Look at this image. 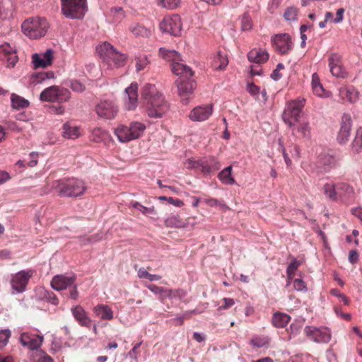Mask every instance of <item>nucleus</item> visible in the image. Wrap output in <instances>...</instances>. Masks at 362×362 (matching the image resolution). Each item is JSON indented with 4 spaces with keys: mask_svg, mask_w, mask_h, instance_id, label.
<instances>
[{
    "mask_svg": "<svg viewBox=\"0 0 362 362\" xmlns=\"http://www.w3.org/2000/svg\"><path fill=\"white\" fill-rule=\"evenodd\" d=\"M141 97L148 116L151 118H161L168 111L169 105L163 95L156 86L147 83L142 88Z\"/></svg>",
    "mask_w": 362,
    "mask_h": 362,
    "instance_id": "nucleus-1",
    "label": "nucleus"
},
{
    "mask_svg": "<svg viewBox=\"0 0 362 362\" xmlns=\"http://www.w3.org/2000/svg\"><path fill=\"white\" fill-rule=\"evenodd\" d=\"M52 187L59 196L66 197L81 196L86 190L84 182L75 178L55 180Z\"/></svg>",
    "mask_w": 362,
    "mask_h": 362,
    "instance_id": "nucleus-2",
    "label": "nucleus"
},
{
    "mask_svg": "<svg viewBox=\"0 0 362 362\" xmlns=\"http://www.w3.org/2000/svg\"><path fill=\"white\" fill-rule=\"evenodd\" d=\"M305 100L298 98L288 102L282 115L283 121L289 127H295L299 122Z\"/></svg>",
    "mask_w": 362,
    "mask_h": 362,
    "instance_id": "nucleus-3",
    "label": "nucleus"
},
{
    "mask_svg": "<svg viewBox=\"0 0 362 362\" xmlns=\"http://www.w3.org/2000/svg\"><path fill=\"white\" fill-rule=\"evenodd\" d=\"M146 129V125L141 122H131L129 126L119 125L115 134L121 142H128L141 137Z\"/></svg>",
    "mask_w": 362,
    "mask_h": 362,
    "instance_id": "nucleus-4",
    "label": "nucleus"
},
{
    "mask_svg": "<svg viewBox=\"0 0 362 362\" xmlns=\"http://www.w3.org/2000/svg\"><path fill=\"white\" fill-rule=\"evenodd\" d=\"M21 28L25 35L30 38L37 39L46 34L48 23L45 18L35 17L25 20Z\"/></svg>",
    "mask_w": 362,
    "mask_h": 362,
    "instance_id": "nucleus-5",
    "label": "nucleus"
},
{
    "mask_svg": "<svg viewBox=\"0 0 362 362\" xmlns=\"http://www.w3.org/2000/svg\"><path fill=\"white\" fill-rule=\"evenodd\" d=\"M62 12L69 18H81L87 11L86 0H61Z\"/></svg>",
    "mask_w": 362,
    "mask_h": 362,
    "instance_id": "nucleus-6",
    "label": "nucleus"
},
{
    "mask_svg": "<svg viewBox=\"0 0 362 362\" xmlns=\"http://www.w3.org/2000/svg\"><path fill=\"white\" fill-rule=\"evenodd\" d=\"M99 54L106 62L112 61L115 66H124L127 57L124 54L119 53L108 42H104L98 47Z\"/></svg>",
    "mask_w": 362,
    "mask_h": 362,
    "instance_id": "nucleus-7",
    "label": "nucleus"
},
{
    "mask_svg": "<svg viewBox=\"0 0 362 362\" xmlns=\"http://www.w3.org/2000/svg\"><path fill=\"white\" fill-rule=\"evenodd\" d=\"M71 98L70 91L64 88L52 86L45 88L40 94V100L48 102H66Z\"/></svg>",
    "mask_w": 362,
    "mask_h": 362,
    "instance_id": "nucleus-8",
    "label": "nucleus"
},
{
    "mask_svg": "<svg viewBox=\"0 0 362 362\" xmlns=\"http://www.w3.org/2000/svg\"><path fill=\"white\" fill-rule=\"evenodd\" d=\"M304 334L309 339L316 343H328L332 337L330 329L326 327L305 326Z\"/></svg>",
    "mask_w": 362,
    "mask_h": 362,
    "instance_id": "nucleus-9",
    "label": "nucleus"
},
{
    "mask_svg": "<svg viewBox=\"0 0 362 362\" xmlns=\"http://www.w3.org/2000/svg\"><path fill=\"white\" fill-rule=\"evenodd\" d=\"M95 111L100 118L112 119L117 116L119 109L113 100H103L95 105Z\"/></svg>",
    "mask_w": 362,
    "mask_h": 362,
    "instance_id": "nucleus-10",
    "label": "nucleus"
},
{
    "mask_svg": "<svg viewBox=\"0 0 362 362\" xmlns=\"http://www.w3.org/2000/svg\"><path fill=\"white\" fill-rule=\"evenodd\" d=\"M160 29L174 36L180 35L182 30L180 16L177 14L165 16L160 23Z\"/></svg>",
    "mask_w": 362,
    "mask_h": 362,
    "instance_id": "nucleus-11",
    "label": "nucleus"
},
{
    "mask_svg": "<svg viewBox=\"0 0 362 362\" xmlns=\"http://www.w3.org/2000/svg\"><path fill=\"white\" fill-rule=\"evenodd\" d=\"M33 274L34 271L28 269L21 270L13 275L11 281L12 288L18 293L23 292Z\"/></svg>",
    "mask_w": 362,
    "mask_h": 362,
    "instance_id": "nucleus-12",
    "label": "nucleus"
},
{
    "mask_svg": "<svg viewBox=\"0 0 362 362\" xmlns=\"http://www.w3.org/2000/svg\"><path fill=\"white\" fill-rule=\"evenodd\" d=\"M272 42L275 50L281 54L288 53L293 47L291 38L287 33L276 35L273 38Z\"/></svg>",
    "mask_w": 362,
    "mask_h": 362,
    "instance_id": "nucleus-13",
    "label": "nucleus"
},
{
    "mask_svg": "<svg viewBox=\"0 0 362 362\" xmlns=\"http://www.w3.org/2000/svg\"><path fill=\"white\" fill-rule=\"evenodd\" d=\"M352 126L351 117L349 114H344L341 117L340 128L337 136V141L339 144L348 142Z\"/></svg>",
    "mask_w": 362,
    "mask_h": 362,
    "instance_id": "nucleus-14",
    "label": "nucleus"
},
{
    "mask_svg": "<svg viewBox=\"0 0 362 362\" xmlns=\"http://www.w3.org/2000/svg\"><path fill=\"white\" fill-rule=\"evenodd\" d=\"M328 64L330 72L336 77L344 78L346 75L344 71L342 62L341 56L337 53H332L328 57Z\"/></svg>",
    "mask_w": 362,
    "mask_h": 362,
    "instance_id": "nucleus-15",
    "label": "nucleus"
},
{
    "mask_svg": "<svg viewBox=\"0 0 362 362\" xmlns=\"http://www.w3.org/2000/svg\"><path fill=\"white\" fill-rule=\"evenodd\" d=\"M190 78H178L176 81L178 93L182 100H187L196 87L195 81Z\"/></svg>",
    "mask_w": 362,
    "mask_h": 362,
    "instance_id": "nucleus-16",
    "label": "nucleus"
},
{
    "mask_svg": "<svg viewBox=\"0 0 362 362\" xmlns=\"http://www.w3.org/2000/svg\"><path fill=\"white\" fill-rule=\"evenodd\" d=\"M20 341L23 346L30 350H36L40 347L43 341V336L24 332L21 334Z\"/></svg>",
    "mask_w": 362,
    "mask_h": 362,
    "instance_id": "nucleus-17",
    "label": "nucleus"
},
{
    "mask_svg": "<svg viewBox=\"0 0 362 362\" xmlns=\"http://www.w3.org/2000/svg\"><path fill=\"white\" fill-rule=\"evenodd\" d=\"M76 281L75 275L66 276L64 275H57L52 278L51 286L56 291H62L73 286Z\"/></svg>",
    "mask_w": 362,
    "mask_h": 362,
    "instance_id": "nucleus-18",
    "label": "nucleus"
},
{
    "mask_svg": "<svg viewBox=\"0 0 362 362\" xmlns=\"http://www.w3.org/2000/svg\"><path fill=\"white\" fill-rule=\"evenodd\" d=\"M212 112L211 105L198 106L190 112L189 117L192 121L202 122L209 119Z\"/></svg>",
    "mask_w": 362,
    "mask_h": 362,
    "instance_id": "nucleus-19",
    "label": "nucleus"
},
{
    "mask_svg": "<svg viewBox=\"0 0 362 362\" xmlns=\"http://www.w3.org/2000/svg\"><path fill=\"white\" fill-rule=\"evenodd\" d=\"M32 58L35 69L45 68L52 64L53 52L52 49H47L43 54H34Z\"/></svg>",
    "mask_w": 362,
    "mask_h": 362,
    "instance_id": "nucleus-20",
    "label": "nucleus"
},
{
    "mask_svg": "<svg viewBox=\"0 0 362 362\" xmlns=\"http://www.w3.org/2000/svg\"><path fill=\"white\" fill-rule=\"evenodd\" d=\"M138 86L136 83H132L125 89V93L127 96L128 101L126 102L127 110H133L137 106L138 100Z\"/></svg>",
    "mask_w": 362,
    "mask_h": 362,
    "instance_id": "nucleus-21",
    "label": "nucleus"
},
{
    "mask_svg": "<svg viewBox=\"0 0 362 362\" xmlns=\"http://www.w3.org/2000/svg\"><path fill=\"white\" fill-rule=\"evenodd\" d=\"M221 168V164L214 157L201 158V171L204 175H209Z\"/></svg>",
    "mask_w": 362,
    "mask_h": 362,
    "instance_id": "nucleus-22",
    "label": "nucleus"
},
{
    "mask_svg": "<svg viewBox=\"0 0 362 362\" xmlns=\"http://www.w3.org/2000/svg\"><path fill=\"white\" fill-rule=\"evenodd\" d=\"M171 66L173 74L180 76L179 78H188L193 76V71L191 68L179 62V61L172 63Z\"/></svg>",
    "mask_w": 362,
    "mask_h": 362,
    "instance_id": "nucleus-23",
    "label": "nucleus"
},
{
    "mask_svg": "<svg viewBox=\"0 0 362 362\" xmlns=\"http://www.w3.org/2000/svg\"><path fill=\"white\" fill-rule=\"evenodd\" d=\"M247 57L251 62L262 64L268 60L269 54L262 49L255 48L248 53Z\"/></svg>",
    "mask_w": 362,
    "mask_h": 362,
    "instance_id": "nucleus-24",
    "label": "nucleus"
},
{
    "mask_svg": "<svg viewBox=\"0 0 362 362\" xmlns=\"http://www.w3.org/2000/svg\"><path fill=\"white\" fill-rule=\"evenodd\" d=\"M94 314L103 320H111L113 319V311L112 308L105 304H99L93 308Z\"/></svg>",
    "mask_w": 362,
    "mask_h": 362,
    "instance_id": "nucleus-25",
    "label": "nucleus"
},
{
    "mask_svg": "<svg viewBox=\"0 0 362 362\" xmlns=\"http://www.w3.org/2000/svg\"><path fill=\"white\" fill-rule=\"evenodd\" d=\"M71 312L74 318L81 326L90 327L91 320L81 306L76 305L71 309Z\"/></svg>",
    "mask_w": 362,
    "mask_h": 362,
    "instance_id": "nucleus-26",
    "label": "nucleus"
},
{
    "mask_svg": "<svg viewBox=\"0 0 362 362\" xmlns=\"http://www.w3.org/2000/svg\"><path fill=\"white\" fill-rule=\"evenodd\" d=\"M191 221H194V218H188L186 221H182L178 214L172 215L165 220L167 226L176 227V228H185L189 224L194 225V223H190Z\"/></svg>",
    "mask_w": 362,
    "mask_h": 362,
    "instance_id": "nucleus-27",
    "label": "nucleus"
},
{
    "mask_svg": "<svg viewBox=\"0 0 362 362\" xmlns=\"http://www.w3.org/2000/svg\"><path fill=\"white\" fill-rule=\"evenodd\" d=\"M311 87L313 93L318 97H327L328 93L325 91L320 83L318 75L315 73L312 75Z\"/></svg>",
    "mask_w": 362,
    "mask_h": 362,
    "instance_id": "nucleus-28",
    "label": "nucleus"
},
{
    "mask_svg": "<svg viewBox=\"0 0 362 362\" xmlns=\"http://www.w3.org/2000/svg\"><path fill=\"white\" fill-rule=\"evenodd\" d=\"M339 95L344 100L354 103L358 99V92L352 86L341 87L339 89Z\"/></svg>",
    "mask_w": 362,
    "mask_h": 362,
    "instance_id": "nucleus-29",
    "label": "nucleus"
},
{
    "mask_svg": "<svg viewBox=\"0 0 362 362\" xmlns=\"http://www.w3.org/2000/svg\"><path fill=\"white\" fill-rule=\"evenodd\" d=\"M291 320V317L281 312H276L272 317V325L278 328L285 327Z\"/></svg>",
    "mask_w": 362,
    "mask_h": 362,
    "instance_id": "nucleus-30",
    "label": "nucleus"
},
{
    "mask_svg": "<svg viewBox=\"0 0 362 362\" xmlns=\"http://www.w3.org/2000/svg\"><path fill=\"white\" fill-rule=\"evenodd\" d=\"M322 190L323 194L329 200L337 201L339 199L337 194V184L334 185L332 183H326L323 186Z\"/></svg>",
    "mask_w": 362,
    "mask_h": 362,
    "instance_id": "nucleus-31",
    "label": "nucleus"
},
{
    "mask_svg": "<svg viewBox=\"0 0 362 362\" xmlns=\"http://www.w3.org/2000/svg\"><path fill=\"white\" fill-rule=\"evenodd\" d=\"M158 54L163 59L166 61H172L173 63L180 60V54L175 50L167 49L164 47H161L159 49Z\"/></svg>",
    "mask_w": 362,
    "mask_h": 362,
    "instance_id": "nucleus-32",
    "label": "nucleus"
},
{
    "mask_svg": "<svg viewBox=\"0 0 362 362\" xmlns=\"http://www.w3.org/2000/svg\"><path fill=\"white\" fill-rule=\"evenodd\" d=\"M129 30L136 37H148L151 35L150 28L137 23L129 28Z\"/></svg>",
    "mask_w": 362,
    "mask_h": 362,
    "instance_id": "nucleus-33",
    "label": "nucleus"
},
{
    "mask_svg": "<svg viewBox=\"0 0 362 362\" xmlns=\"http://www.w3.org/2000/svg\"><path fill=\"white\" fill-rule=\"evenodd\" d=\"M11 106L14 109H23L29 106L30 103L20 95L12 93L11 95Z\"/></svg>",
    "mask_w": 362,
    "mask_h": 362,
    "instance_id": "nucleus-34",
    "label": "nucleus"
},
{
    "mask_svg": "<svg viewBox=\"0 0 362 362\" xmlns=\"http://www.w3.org/2000/svg\"><path fill=\"white\" fill-rule=\"evenodd\" d=\"M232 166H228L221 170L218 177L225 185H233L235 182V179L231 175Z\"/></svg>",
    "mask_w": 362,
    "mask_h": 362,
    "instance_id": "nucleus-35",
    "label": "nucleus"
},
{
    "mask_svg": "<svg viewBox=\"0 0 362 362\" xmlns=\"http://www.w3.org/2000/svg\"><path fill=\"white\" fill-rule=\"evenodd\" d=\"M145 286L148 288L151 291L156 295H160V299L163 301L164 298L170 297L172 293V291L166 289L163 287L158 286L155 284H145Z\"/></svg>",
    "mask_w": 362,
    "mask_h": 362,
    "instance_id": "nucleus-36",
    "label": "nucleus"
},
{
    "mask_svg": "<svg viewBox=\"0 0 362 362\" xmlns=\"http://www.w3.org/2000/svg\"><path fill=\"white\" fill-rule=\"evenodd\" d=\"M354 189L346 183L337 184V194L339 199L344 197H350L354 194Z\"/></svg>",
    "mask_w": 362,
    "mask_h": 362,
    "instance_id": "nucleus-37",
    "label": "nucleus"
},
{
    "mask_svg": "<svg viewBox=\"0 0 362 362\" xmlns=\"http://www.w3.org/2000/svg\"><path fill=\"white\" fill-rule=\"evenodd\" d=\"M228 64V58L225 54L218 52L214 58L212 66L215 69H224Z\"/></svg>",
    "mask_w": 362,
    "mask_h": 362,
    "instance_id": "nucleus-38",
    "label": "nucleus"
},
{
    "mask_svg": "<svg viewBox=\"0 0 362 362\" xmlns=\"http://www.w3.org/2000/svg\"><path fill=\"white\" fill-rule=\"evenodd\" d=\"M320 165L323 168L324 170H329L336 164L335 158L329 154H322L320 157Z\"/></svg>",
    "mask_w": 362,
    "mask_h": 362,
    "instance_id": "nucleus-39",
    "label": "nucleus"
},
{
    "mask_svg": "<svg viewBox=\"0 0 362 362\" xmlns=\"http://www.w3.org/2000/svg\"><path fill=\"white\" fill-rule=\"evenodd\" d=\"M129 208H133L136 211L141 212L142 214L147 216L148 214H156V211L154 206L151 207H146L142 205L141 203L135 201H132L130 202Z\"/></svg>",
    "mask_w": 362,
    "mask_h": 362,
    "instance_id": "nucleus-40",
    "label": "nucleus"
},
{
    "mask_svg": "<svg viewBox=\"0 0 362 362\" xmlns=\"http://www.w3.org/2000/svg\"><path fill=\"white\" fill-rule=\"evenodd\" d=\"M64 132L62 133L63 136L66 139H76L79 136V130L76 127H71L68 124L63 125Z\"/></svg>",
    "mask_w": 362,
    "mask_h": 362,
    "instance_id": "nucleus-41",
    "label": "nucleus"
},
{
    "mask_svg": "<svg viewBox=\"0 0 362 362\" xmlns=\"http://www.w3.org/2000/svg\"><path fill=\"white\" fill-rule=\"evenodd\" d=\"M12 5L10 2L0 1V23L7 19L11 14Z\"/></svg>",
    "mask_w": 362,
    "mask_h": 362,
    "instance_id": "nucleus-42",
    "label": "nucleus"
},
{
    "mask_svg": "<svg viewBox=\"0 0 362 362\" xmlns=\"http://www.w3.org/2000/svg\"><path fill=\"white\" fill-rule=\"evenodd\" d=\"M351 150L354 153H358L362 150V127H359L351 144Z\"/></svg>",
    "mask_w": 362,
    "mask_h": 362,
    "instance_id": "nucleus-43",
    "label": "nucleus"
},
{
    "mask_svg": "<svg viewBox=\"0 0 362 362\" xmlns=\"http://www.w3.org/2000/svg\"><path fill=\"white\" fill-rule=\"evenodd\" d=\"M300 265V262L299 261L293 259L288 266L286 269V274L288 276L286 286L291 284L292 279L294 278L296 271Z\"/></svg>",
    "mask_w": 362,
    "mask_h": 362,
    "instance_id": "nucleus-44",
    "label": "nucleus"
},
{
    "mask_svg": "<svg viewBox=\"0 0 362 362\" xmlns=\"http://www.w3.org/2000/svg\"><path fill=\"white\" fill-rule=\"evenodd\" d=\"M269 341L267 336H256L250 340V344L257 348H262L267 346Z\"/></svg>",
    "mask_w": 362,
    "mask_h": 362,
    "instance_id": "nucleus-45",
    "label": "nucleus"
},
{
    "mask_svg": "<svg viewBox=\"0 0 362 362\" xmlns=\"http://www.w3.org/2000/svg\"><path fill=\"white\" fill-rule=\"evenodd\" d=\"M298 124L296 127L297 132L300 133L303 137L309 136L310 134V127L309 122L307 121H299Z\"/></svg>",
    "mask_w": 362,
    "mask_h": 362,
    "instance_id": "nucleus-46",
    "label": "nucleus"
},
{
    "mask_svg": "<svg viewBox=\"0 0 362 362\" xmlns=\"http://www.w3.org/2000/svg\"><path fill=\"white\" fill-rule=\"evenodd\" d=\"M157 4L167 9H175L180 4V0H156Z\"/></svg>",
    "mask_w": 362,
    "mask_h": 362,
    "instance_id": "nucleus-47",
    "label": "nucleus"
},
{
    "mask_svg": "<svg viewBox=\"0 0 362 362\" xmlns=\"http://www.w3.org/2000/svg\"><path fill=\"white\" fill-rule=\"evenodd\" d=\"M241 30L248 31L252 28V21L248 13H244L240 20Z\"/></svg>",
    "mask_w": 362,
    "mask_h": 362,
    "instance_id": "nucleus-48",
    "label": "nucleus"
},
{
    "mask_svg": "<svg viewBox=\"0 0 362 362\" xmlns=\"http://www.w3.org/2000/svg\"><path fill=\"white\" fill-rule=\"evenodd\" d=\"M298 10V8L291 6L286 9L284 17L286 21H293L297 19Z\"/></svg>",
    "mask_w": 362,
    "mask_h": 362,
    "instance_id": "nucleus-49",
    "label": "nucleus"
},
{
    "mask_svg": "<svg viewBox=\"0 0 362 362\" xmlns=\"http://www.w3.org/2000/svg\"><path fill=\"white\" fill-rule=\"evenodd\" d=\"M111 14L115 22H120L124 17V11L122 7H115L111 8Z\"/></svg>",
    "mask_w": 362,
    "mask_h": 362,
    "instance_id": "nucleus-50",
    "label": "nucleus"
},
{
    "mask_svg": "<svg viewBox=\"0 0 362 362\" xmlns=\"http://www.w3.org/2000/svg\"><path fill=\"white\" fill-rule=\"evenodd\" d=\"M149 64L146 56H139L136 59V66L137 71L144 70Z\"/></svg>",
    "mask_w": 362,
    "mask_h": 362,
    "instance_id": "nucleus-51",
    "label": "nucleus"
},
{
    "mask_svg": "<svg viewBox=\"0 0 362 362\" xmlns=\"http://www.w3.org/2000/svg\"><path fill=\"white\" fill-rule=\"evenodd\" d=\"M11 334V333L9 329L0 331V350L8 344Z\"/></svg>",
    "mask_w": 362,
    "mask_h": 362,
    "instance_id": "nucleus-52",
    "label": "nucleus"
},
{
    "mask_svg": "<svg viewBox=\"0 0 362 362\" xmlns=\"http://www.w3.org/2000/svg\"><path fill=\"white\" fill-rule=\"evenodd\" d=\"M8 66H14L16 64V62L18 60V57L16 55V50L15 48H13L11 49V53L8 54V55L6 57Z\"/></svg>",
    "mask_w": 362,
    "mask_h": 362,
    "instance_id": "nucleus-53",
    "label": "nucleus"
},
{
    "mask_svg": "<svg viewBox=\"0 0 362 362\" xmlns=\"http://www.w3.org/2000/svg\"><path fill=\"white\" fill-rule=\"evenodd\" d=\"M44 298L52 305H57L59 303V300L57 296L52 291H46Z\"/></svg>",
    "mask_w": 362,
    "mask_h": 362,
    "instance_id": "nucleus-54",
    "label": "nucleus"
},
{
    "mask_svg": "<svg viewBox=\"0 0 362 362\" xmlns=\"http://www.w3.org/2000/svg\"><path fill=\"white\" fill-rule=\"evenodd\" d=\"M93 135L95 137H98L97 141L100 139H105L107 136V132L102 128H95L93 130Z\"/></svg>",
    "mask_w": 362,
    "mask_h": 362,
    "instance_id": "nucleus-55",
    "label": "nucleus"
},
{
    "mask_svg": "<svg viewBox=\"0 0 362 362\" xmlns=\"http://www.w3.org/2000/svg\"><path fill=\"white\" fill-rule=\"evenodd\" d=\"M186 168H200L201 159L195 160L194 158H189L185 163Z\"/></svg>",
    "mask_w": 362,
    "mask_h": 362,
    "instance_id": "nucleus-56",
    "label": "nucleus"
},
{
    "mask_svg": "<svg viewBox=\"0 0 362 362\" xmlns=\"http://www.w3.org/2000/svg\"><path fill=\"white\" fill-rule=\"evenodd\" d=\"M293 287L296 291H303L307 290L305 283L300 279H296L293 280Z\"/></svg>",
    "mask_w": 362,
    "mask_h": 362,
    "instance_id": "nucleus-57",
    "label": "nucleus"
},
{
    "mask_svg": "<svg viewBox=\"0 0 362 362\" xmlns=\"http://www.w3.org/2000/svg\"><path fill=\"white\" fill-rule=\"evenodd\" d=\"M13 48V47H11L8 43H4L0 45V58L6 57L8 54L11 53Z\"/></svg>",
    "mask_w": 362,
    "mask_h": 362,
    "instance_id": "nucleus-58",
    "label": "nucleus"
},
{
    "mask_svg": "<svg viewBox=\"0 0 362 362\" xmlns=\"http://www.w3.org/2000/svg\"><path fill=\"white\" fill-rule=\"evenodd\" d=\"M70 87L73 90L79 93L83 91L85 89V86H83V84L76 80L71 81Z\"/></svg>",
    "mask_w": 362,
    "mask_h": 362,
    "instance_id": "nucleus-59",
    "label": "nucleus"
},
{
    "mask_svg": "<svg viewBox=\"0 0 362 362\" xmlns=\"http://www.w3.org/2000/svg\"><path fill=\"white\" fill-rule=\"evenodd\" d=\"M142 341H140L137 344H136L134 347L132 348V349L129 352V355L133 358L134 359H135L136 361H137L138 359V356L140 354V351H139V347L141 344Z\"/></svg>",
    "mask_w": 362,
    "mask_h": 362,
    "instance_id": "nucleus-60",
    "label": "nucleus"
},
{
    "mask_svg": "<svg viewBox=\"0 0 362 362\" xmlns=\"http://www.w3.org/2000/svg\"><path fill=\"white\" fill-rule=\"evenodd\" d=\"M284 69V66L281 63L278 64L276 69L274 70V71L272 72V74L271 75L272 78L276 81L279 80L282 76L279 72L281 70H282Z\"/></svg>",
    "mask_w": 362,
    "mask_h": 362,
    "instance_id": "nucleus-61",
    "label": "nucleus"
},
{
    "mask_svg": "<svg viewBox=\"0 0 362 362\" xmlns=\"http://www.w3.org/2000/svg\"><path fill=\"white\" fill-rule=\"evenodd\" d=\"M68 298L74 300H76L78 296V292L77 290V287L75 284L69 287V294L66 295Z\"/></svg>",
    "mask_w": 362,
    "mask_h": 362,
    "instance_id": "nucleus-62",
    "label": "nucleus"
},
{
    "mask_svg": "<svg viewBox=\"0 0 362 362\" xmlns=\"http://www.w3.org/2000/svg\"><path fill=\"white\" fill-rule=\"evenodd\" d=\"M203 202L209 206L216 207L221 205L219 200L214 198H206L203 199Z\"/></svg>",
    "mask_w": 362,
    "mask_h": 362,
    "instance_id": "nucleus-63",
    "label": "nucleus"
},
{
    "mask_svg": "<svg viewBox=\"0 0 362 362\" xmlns=\"http://www.w3.org/2000/svg\"><path fill=\"white\" fill-rule=\"evenodd\" d=\"M137 275L139 279H146L150 281L151 274L144 267L138 269Z\"/></svg>",
    "mask_w": 362,
    "mask_h": 362,
    "instance_id": "nucleus-64",
    "label": "nucleus"
}]
</instances>
